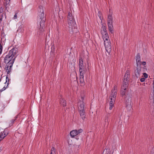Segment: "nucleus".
Instances as JSON below:
<instances>
[{"mask_svg": "<svg viewBox=\"0 0 154 154\" xmlns=\"http://www.w3.org/2000/svg\"><path fill=\"white\" fill-rule=\"evenodd\" d=\"M17 49L16 48H12L9 52L4 59L5 63L13 64L15 59L17 56Z\"/></svg>", "mask_w": 154, "mask_h": 154, "instance_id": "obj_2", "label": "nucleus"}, {"mask_svg": "<svg viewBox=\"0 0 154 154\" xmlns=\"http://www.w3.org/2000/svg\"><path fill=\"white\" fill-rule=\"evenodd\" d=\"M113 20L112 15L109 14L108 16L107 19V23H113Z\"/></svg>", "mask_w": 154, "mask_h": 154, "instance_id": "obj_21", "label": "nucleus"}, {"mask_svg": "<svg viewBox=\"0 0 154 154\" xmlns=\"http://www.w3.org/2000/svg\"><path fill=\"white\" fill-rule=\"evenodd\" d=\"M15 119H12V120H11V123L10 124H11L12 125L14 123V122L15 121Z\"/></svg>", "mask_w": 154, "mask_h": 154, "instance_id": "obj_31", "label": "nucleus"}, {"mask_svg": "<svg viewBox=\"0 0 154 154\" xmlns=\"http://www.w3.org/2000/svg\"><path fill=\"white\" fill-rule=\"evenodd\" d=\"M79 72H85L84 68V66L83 63V60L82 58H80L79 60Z\"/></svg>", "mask_w": 154, "mask_h": 154, "instance_id": "obj_12", "label": "nucleus"}, {"mask_svg": "<svg viewBox=\"0 0 154 154\" xmlns=\"http://www.w3.org/2000/svg\"><path fill=\"white\" fill-rule=\"evenodd\" d=\"M80 78L79 79L80 82L81 83H83L84 82V77L85 74V72H79Z\"/></svg>", "mask_w": 154, "mask_h": 154, "instance_id": "obj_17", "label": "nucleus"}, {"mask_svg": "<svg viewBox=\"0 0 154 154\" xmlns=\"http://www.w3.org/2000/svg\"><path fill=\"white\" fill-rule=\"evenodd\" d=\"M109 30L112 34L113 33V23H107Z\"/></svg>", "mask_w": 154, "mask_h": 154, "instance_id": "obj_14", "label": "nucleus"}, {"mask_svg": "<svg viewBox=\"0 0 154 154\" xmlns=\"http://www.w3.org/2000/svg\"><path fill=\"white\" fill-rule=\"evenodd\" d=\"M67 18L68 25L69 30L72 32H73V29L74 28V20L72 14L70 12H69L68 13Z\"/></svg>", "mask_w": 154, "mask_h": 154, "instance_id": "obj_5", "label": "nucleus"}, {"mask_svg": "<svg viewBox=\"0 0 154 154\" xmlns=\"http://www.w3.org/2000/svg\"><path fill=\"white\" fill-rule=\"evenodd\" d=\"M7 86H6V87H5V86H4V87L0 90V91L2 92L5 90L7 88Z\"/></svg>", "mask_w": 154, "mask_h": 154, "instance_id": "obj_28", "label": "nucleus"}, {"mask_svg": "<svg viewBox=\"0 0 154 154\" xmlns=\"http://www.w3.org/2000/svg\"><path fill=\"white\" fill-rule=\"evenodd\" d=\"M129 78V73L128 70H127L125 74L124 77L123 82H128Z\"/></svg>", "mask_w": 154, "mask_h": 154, "instance_id": "obj_15", "label": "nucleus"}, {"mask_svg": "<svg viewBox=\"0 0 154 154\" xmlns=\"http://www.w3.org/2000/svg\"><path fill=\"white\" fill-rule=\"evenodd\" d=\"M6 17L5 14L4 13H0V20L1 21H2L4 17Z\"/></svg>", "mask_w": 154, "mask_h": 154, "instance_id": "obj_24", "label": "nucleus"}, {"mask_svg": "<svg viewBox=\"0 0 154 154\" xmlns=\"http://www.w3.org/2000/svg\"><path fill=\"white\" fill-rule=\"evenodd\" d=\"M13 66V64H9V63L6 64L5 66V69L7 72L8 74L10 72L11 70V68Z\"/></svg>", "mask_w": 154, "mask_h": 154, "instance_id": "obj_16", "label": "nucleus"}, {"mask_svg": "<svg viewBox=\"0 0 154 154\" xmlns=\"http://www.w3.org/2000/svg\"><path fill=\"white\" fill-rule=\"evenodd\" d=\"M17 13H15V15L14 16V18H13L14 19H17Z\"/></svg>", "mask_w": 154, "mask_h": 154, "instance_id": "obj_30", "label": "nucleus"}, {"mask_svg": "<svg viewBox=\"0 0 154 154\" xmlns=\"http://www.w3.org/2000/svg\"><path fill=\"white\" fill-rule=\"evenodd\" d=\"M10 80V79L9 78L8 76L6 77V82L5 83V84L6 85L7 84V86H8L9 83V81Z\"/></svg>", "mask_w": 154, "mask_h": 154, "instance_id": "obj_25", "label": "nucleus"}, {"mask_svg": "<svg viewBox=\"0 0 154 154\" xmlns=\"http://www.w3.org/2000/svg\"><path fill=\"white\" fill-rule=\"evenodd\" d=\"M51 154H55V149L54 147L51 149Z\"/></svg>", "mask_w": 154, "mask_h": 154, "instance_id": "obj_26", "label": "nucleus"}, {"mask_svg": "<svg viewBox=\"0 0 154 154\" xmlns=\"http://www.w3.org/2000/svg\"><path fill=\"white\" fill-rule=\"evenodd\" d=\"M78 139V138H76V139Z\"/></svg>", "mask_w": 154, "mask_h": 154, "instance_id": "obj_37", "label": "nucleus"}, {"mask_svg": "<svg viewBox=\"0 0 154 154\" xmlns=\"http://www.w3.org/2000/svg\"><path fill=\"white\" fill-rule=\"evenodd\" d=\"M151 154H154V147L152 148V149Z\"/></svg>", "mask_w": 154, "mask_h": 154, "instance_id": "obj_32", "label": "nucleus"}, {"mask_svg": "<svg viewBox=\"0 0 154 154\" xmlns=\"http://www.w3.org/2000/svg\"><path fill=\"white\" fill-rule=\"evenodd\" d=\"M83 131V130L82 129H80L78 130H73L70 132V134L72 137H74L75 136L82 133Z\"/></svg>", "mask_w": 154, "mask_h": 154, "instance_id": "obj_11", "label": "nucleus"}, {"mask_svg": "<svg viewBox=\"0 0 154 154\" xmlns=\"http://www.w3.org/2000/svg\"><path fill=\"white\" fill-rule=\"evenodd\" d=\"M125 104L126 107L129 109L131 108V97L130 96H128L125 98Z\"/></svg>", "mask_w": 154, "mask_h": 154, "instance_id": "obj_10", "label": "nucleus"}, {"mask_svg": "<svg viewBox=\"0 0 154 154\" xmlns=\"http://www.w3.org/2000/svg\"><path fill=\"white\" fill-rule=\"evenodd\" d=\"M2 150V148L1 147L0 148V152H1Z\"/></svg>", "mask_w": 154, "mask_h": 154, "instance_id": "obj_35", "label": "nucleus"}, {"mask_svg": "<svg viewBox=\"0 0 154 154\" xmlns=\"http://www.w3.org/2000/svg\"><path fill=\"white\" fill-rule=\"evenodd\" d=\"M141 66H137L136 69L135 71V76L137 78L139 77L143 72L146 70V69L145 68L142 67Z\"/></svg>", "mask_w": 154, "mask_h": 154, "instance_id": "obj_6", "label": "nucleus"}, {"mask_svg": "<svg viewBox=\"0 0 154 154\" xmlns=\"http://www.w3.org/2000/svg\"><path fill=\"white\" fill-rule=\"evenodd\" d=\"M60 104L63 106H66V103L65 100L62 98L60 99Z\"/></svg>", "mask_w": 154, "mask_h": 154, "instance_id": "obj_23", "label": "nucleus"}, {"mask_svg": "<svg viewBox=\"0 0 154 154\" xmlns=\"http://www.w3.org/2000/svg\"><path fill=\"white\" fill-rule=\"evenodd\" d=\"M6 1V4L7 5L9 4L10 1V0H5Z\"/></svg>", "mask_w": 154, "mask_h": 154, "instance_id": "obj_34", "label": "nucleus"}, {"mask_svg": "<svg viewBox=\"0 0 154 154\" xmlns=\"http://www.w3.org/2000/svg\"><path fill=\"white\" fill-rule=\"evenodd\" d=\"M140 55L139 54H138L136 56V61L137 63V66H138L139 65H141V63L140 61Z\"/></svg>", "mask_w": 154, "mask_h": 154, "instance_id": "obj_18", "label": "nucleus"}, {"mask_svg": "<svg viewBox=\"0 0 154 154\" xmlns=\"http://www.w3.org/2000/svg\"><path fill=\"white\" fill-rule=\"evenodd\" d=\"M110 116V114L109 113H106L105 114L103 120L104 127H106L108 126L109 121V118Z\"/></svg>", "mask_w": 154, "mask_h": 154, "instance_id": "obj_8", "label": "nucleus"}, {"mask_svg": "<svg viewBox=\"0 0 154 154\" xmlns=\"http://www.w3.org/2000/svg\"><path fill=\"white\" fill-rule=\"evenodd\" d=\"M84 98L82 97H81L80 101L78 103V107L79 111H83L84 110V103L83 101Z\"/></svg>", "mask_w": 154, "mask_h": 154, "instance_id": "obj_9", "label": "nucleus"}, {"mask_svg": "<svg viewBox=\"0 0 154 154\" xmlns=\"http://www.w3.org/2000/svg\"><path fill=\"white\" fill-rule=\"evenodd\" d=\"M111 152L110 149L107 148L105 149L102 154H111Z\"/></svg>", "mask_w": 154, "mask_h": 154, "instance_id": "obj_20", "label": "nucleus"}, {"mask_svg": "<svg viewBox=\"0 0 154 154\" xmlns=\"http://www.w3.org/2000/svg\"><path fill=\"white\" fill-rule=\"evenodd\" d=\"M8 132L6 130H5L1 132L0 134V141L2 140L8 134Z\"/></svg>", "mask_w": 154, "mask_h": 154, "instance_id": "obj_13", "label": "nucleus"}, {"mask_svg": "<svg viewBox=\"0 0 154 154\" xmlns=\"http://www.w3.org/2000/svg\"><path fill=\"white\" fill-rule=\"evenodd\" d=\"M38 11L40 14L41 17L39 21H40L38 25L36 36L39 37L42 35L43 32L44 30L45 20L44 19V11L43 7L42 6L39 7L38 9Z\"/></svg>", "mask_w": 154, "mask_h": 154, "instance_id": "obj_1", "label": "nucleus"}, {"mask_svg": "<svg viewBox=\"0 0 154 154\" xmlns=\"http://www.w3.org/2000/svg\"><path fill=\"white\" fill-rule=\"evenodd\" d=\"M128 86V84L127 82H123L120 90V94L122 97L125 95Z\"/></svg>", "mask_w": 154, "mask_h": 154, "instance_id": "obj_7", "label": "nucleus"}, {"mask_svg": "<svg viewBox=\"0 0 154 154\" xmlns=\"http://www.w3.org/2000/svg\"><path fill=\"white\" fill-rule=\"evenodd\" d=\"M79 112L80 114V116L82 119L83 120H84L86 116L85 111H79Z\"/></svg>", "mask_w": 154, "mask_h": 154, "instance_id": "obj_19", "label": "nucleus"}, {"mask_svg": "<svg viewBox=\"0 0 154 154\" xmlns=\"http://www.w3.org/2000/svg\"><path fill=\"white\" fill-rule=\"evenodd\" d=\"M142 74H143L145 78H146L148 77V75L146 73L143 72Z\"/></svg>", "mask_w": 154, "mask_h": 154, "instance_id": "obj_27", "label": "nucleus"}, {"mask_svg": "<svg viewBox=\"0 0 154 154\" xmlns=\"http://www.w3.org/2000/svg\"><path fill=\"white\" fill-rule=\"evenodd\" d=\"M107 30L106 26L104 25H103L101 28V33H107Z\"/></svg>", "mask_w": 154, "mask_h": 154, "instance_id": "obj_22", "label": "nucleus"}, {"mask_svg": "<svg viewBox=\"0 0 154 154\" xmlns=\"http://www.w3.org/2000/svg\"><path fill=\"white\" fill-rule=\"evenodd\" d=\"M145 78H141L140 79V82H142L145 81Z\"/></svg>", "mask_w": 154, "mask_h": 154, "instance_id": "obj_29", "label": "nucleus"}, {"mask_svg": "<svg viewBox=\"0 0 154 154\" xmlns=\"http://www.w3.org/2000/svg\"><path fill=\"white\" fill-rule=\"evenodd\" d=\"M144 84H145V83H143L142 84V85H144Z\"/></svg>", "mask_w": 154, "mask_h": 154, "instance_id": "obj_36", "label": "nucleus"}, {"mask_svg": "<svg viewBox=\"0 0 154 154\" xmlns=\"http://www.w3.org/2000/svg\"><path fill=\"white\" fill-rule=\"evenodd\" d=\"M142 63L143 65L144 66L146 64V62L143 61L141 62V64Z\"/></svg>", "mask_w": 154, "mask_h": 154, "instance_id": "obj_33", "label": "nucleus"}, {"mask_svg": "<svg viewBox=\"0 0 154 154\" xmlns=\"http://www.w3.org/2000/svg\"><path fill=\"white\" fill-rule=\"evenodd\" d=\"M118 91V86L115 85L112 89L109 97V109L111 110L114 106Z\"/></svg>", "mask_w": 154, "mask_h": 154, "instance_id": "obj_3", "label": "nucleus"}, {"mask_svg": "<svg viewBox=\"0 0 154 154\" xmlns=\"http://www.w3.org/2000/svg\"><path fill=\"white\" fill-rule=\"evenodd\" d=\"M101 34L104 40V45L106 50L108 53L110 52L111 51V45L108 33L107 32Z\"/></svg>", "mask_w": 154, "mask_h": 154, "instance_id": "obj_4", "label": "nucleus"}]
</instances>
